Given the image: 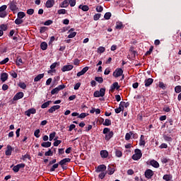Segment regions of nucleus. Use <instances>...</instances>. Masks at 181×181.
Returning a JSON list of instances; mask_svg holds the SVG:
<instances>
[{"label":"nucleus","instance_id":"obj_1","mask_svg":"<svg viewBox=\"0 0 181 181\" xmlns=\"http://www.w3.org/2000/svg\"><path fill=\"white\" fill-rule=\"evenodd\" d=\"M103 134L105 135V141H110V139H111V138L114 136V132L111 131V129L108 127H105L103 129Z\"/></svg>","mask_w":181,"mask_h":181},{"label":"nucleus","instance_id":"obj_2","mask_svg":"<svg viewBox=\"0 0 181 181\" xmlns=\"http://www.w3.org/2000/svg\"><path fill=\"white\" fill-rule=\"evenodd\" d=\"M9 9L11 10V11L13 13H16V12H18V11H19V8H18V2H16V0H13L11 1H10Z\"/></svg>","mask_w":181,"mask_h":181},{"label":"nucleus","instance_id":"obj_3","mask_svg":"<svg viewBox=\"0 0 181 181\" xmlns=\"http://www.w3.org/2000/svg\"><path fill=\"white\" fill-rule=\"evenodd\" d=\"M141 158H142V151L139 148H136L134 150V154L132 156V159L133 160H139Z\"/></svg>","mask_w":181,"mask_h":181},{"label":"nucleus","instance_id":"obj_4","mask_svg":"<svg viewBox=\"0 0 181 181\" xmlns=\"http://www.w3.org/2000/svg\"><path fill=\"white\" fill-rule=\"evenodd\" d=\"M104 95H105V88H102L100 90H95L93 93V96L97 98L104 97Z\"/></svg>","mask_w":181,"mask_h":181},{"label":"nucleus","instance_id":"obj_5","mask_svg":"<svg viewBox=\"0 0 181 181\" xmlns=\"http://www.w3.org/2000/svg\"><path fill=\"white\" fill-rule=\"evenodd\" d=\"M8 6L3 5L0 7V18H6L8 16V12H6V8Z\"/></svg>","mask_w":181,"mask_h":181},{"label":"nucleus","instance_id":"obj_6","mask_svg":"<svg viewBox=\"0 0 181 181\" xmlns=\"http://www.w3.org/2000/svg\"><path fill=\"white\" fill-rule=\"evenodd\" d=\"M124 74V70L121 68H117L115 71L113 72V77H115L116 78L118 77H121Z\"/></svg>","mask_w":181,"mask_h":181},{"label":"nucleus","instance_id":"obj_7","mask_svg":"<svg viewBox=\"0 0 181 181\" xmlns=\"http://www.w3.org/2000/svg\"><path fill=\"white\" fill-rule=\"evenodd\" d=\"M107 170V166L104 164L100 165L98 167H95V172L97 173H100L102 172H105Z\"/></svg>","mask_w":181,"mask_h":181},{"label":"nucleus","instance_id":"obj_8","mask_svg":"<svg viewBox=\"0 0 181 181\" xmlns=\"http://www.w3.org/2000/svg\"><path fill=\"white\" fill-rule=\"evenodd\" d=\"M153 171L151 169L146 170L144 173V176L146 179H151V177H153Z\"/></svg>","mask_w":181,"mask_h":181},{"label":"nucleus","instance_id":"obj_9","mask_svg":"<svg viewBox=\"0 0 181 181\" xmlns=\"http://www.w3.org/2000/svg\"><path fill=\"white\" fill-rule=\"evenodd\" d=\"M25 93L23 92H18L17 93L13 98V101H18V100H21L23 98Z\"/></svg>","mask_w":181,"mask_h":181},{"label":"nucleus","instance_id":"obj_10","mask_svg":"<svg viewBox=\"0 0 181 181\" xmlns=\"http://www.w3.org/2000/svg\"><path fill=\"white\" fill-rule=\"evenodd\" d=\"M119 86L118 85V82H115L112 83V85L110 86V91H111V93H114V91H115V90H119Z\"/></svg>","mask_w":181,"mask_h":181},{"label":"nucleus","instance_id":"obj_11","mask_svg":"<svg viewBox=\"0 0 181 181\" xmlns=\"http://www.w3.org/2000/svg\"><path fill=\"white\" fill-rule=\"evenodd\" d=\"M71 162V159L69 158H64L61 160L58 163L60 165V166H63L64 165H67V163Z\"/></svg>","mask_w":181,"mask_h":181},{"label":"nucleus","instance_id":"obj_12","mask_svg":"<svg viewBox=\"0 0 181 181\" xmlns=\"http://www.w3.org/2000/svg\"><path fill=\"white\" fill-rule=\"evenodd\" d=\"M74 67V66L71 64L65 65L62 68V71H63L64 73L65 71H70V70H73Z\"/></svg>","mask_w":181,"mask_h":181},{"label":"nucleus","instance_id":"obj_13","mask_svg":"<svg viewBox=\"0 0 181 181\" xmlns=\"http://www.w3.org/2000/svg\"><path fill=\"white\" fill-rule=\"evenodd\" d=\"M13 151V148H12V146L11 145H7L6 150V156H11L12 155V151Z\"/></svg>","mask_w":181,"mask_h":181},{"label":"nucleus","instance_id":"obj_14","mask_svg":"<svg viewBox=\"0 0 181 181\" xmlns=\"http://www.w3.org/2000/svg\"><path fill=\"white\" fill-rule=\"evenodd\" d=\"M153 83V78H148L144 81L145 87H150L151 85Z\"/></svg>","mask_w":181,"mask_h":181},{"label":"nucleus","instance_id":"obj_15","mask_svg":"<svg viewBox=\"0 0 181 181\" xmlns=\"http://www.w3.org/2000/svg\"><path fill=\"white\" fill-rule=\"evenodd\" d=\"M60 108V105H54L52 107H51L49 110H48V112L49 114H53V112H54V111H56V110H59Z\"/></svg>","mask_w":181,"mask_h":181},{"label":"nucleus","instance_id":"obj_16","mask_svg":"<svg viewBox=\"0 0 181 181\" xmlns=\"http://www.w3.org/2000/svg\"><path fill=\"white\" fill-rule=\"evenodd\" d=\"M54 6V0H47L45 3L46 8H53Z\"/></svg>","mask_w":181,"mask_h":181},{"label":"nucleus","instance_id":"obj_17","mask_svg":"<svg viewBox=\"0 0 181 181\" xmlns=\"http://www.w3.org/2000/svg\"><path fill=\"white\" fill-rule=\"evenodd\" d=\"M8 73H2L1 74V76H0V80L3 82V83H5V81H6V80H8Z\"/></svg>","mask_w":181,"mask_h":181},{"label":"nucleus","instance_id":"obj_18","mask_svg":"<svg viewBox=\"0 0 181 181\" xmlns=\"http://www.w3.org/2000/svg\"><path fill=\"white\" fill-rule=\"evenodd\" d=\"M150 165L153 166V168H155L156 169H158V168H159L160 166L159 163H158V161L155 160H151L150 161Z\"/></svg>","mask_w":181,"mask_h":181},{"label":"nucleus","instance_id":"obj_19","mask_svg":"<svg viewBox=\"0 0 181 181\" xmlns=\"http://www.w3.org/2000/svg\"><path fill=\"white\" fill-rule=\"evenodd\" d=\"M124 28H125V25L122 24V22L117 21L116 23V26H115L116 29L121 30V29H124Z\"/></svg>","mask_w":181,"mask_h":181},{"label":"nucleus","instance_id":"obj_20","mask_svg":"<svg viewBox=\"0 0 181 181\" xmlns=\"http://www.w3.org/2000/svg\"><path fill=\"white\" fill-rule=\"evenodd\" d=\"M43 77H45V74H40L37 76L35 77L34 81L35 83H37V81H40V80H42V78H43Z\"/></svg>","mask_w":181,"mask_h":181},{"label":"nucleus","instance_id":"obj_21","mask_svg":"<svg viewBox=\"0 0 181 181\" xmlns=\"http://www.w3.org/2000/svg\"><path fill=\"white\" fill-rule=\"evenodd\" d=\"M146 144V143L145 142V136H144V134H141L139 140V145L140 146H145Z\"/></svg>","mask_w":181,"mask_h":181},{"label":"nucleus","instance_id":"obj_22","mask_svg":"<svg viewBox=\"0 0 181 181\" xmlns=\"http://www.w3.org/2000/svg\"><path fill=\"white\" fill-rule=\"evenodd\" d=\"M100 156L104 159H105L106 158H108V151L107 150L100 151Z\"/></svg>","mask_w":181,"mask_h":181},{"label":"nucleus","instance_id":"obj_23","mask_svg":"<svg viewBox=\"0 0 181 181\" xmlns=\"http://www.w3.org/2000/svg\"><path fill=\"white\" fill-rule=\"evenodd\" d=\"M69 5V0H64L61 3V4H59V8H67Z\"/></svg>","mask_w":181,"mask_h":181},{"label":"nucleus","instance_id":"obj_24","mask_svg":"<svg viewBox=\"0 0 181 181\" xmlns=\"http://www.w3.org/2000/svg\"><path fill=\"white\" fill-rule=\"evenodd\" d=\"M79 9H81L82 11H83V12H87L89 11L90 8L88 7V6L87 5H79L78 6Z\"/></svg>","mask_w":181,"mask_h":181},{"label":"nucleus","instance_id":"obj_25","mask_svg":"<svg viewBox=\"0 0 181 181\" xmlns=\"http://www.w3.org/2000/svg\"><path fill=\"white\" fill-rule=\"evenodd\" d=\"M41 146H42V148H50L52 146V142L50 141L42 142L41 144Z\"/></svg>","mask_w":181,"mask_h":181},{"label":"nucleus","instance_id":"obj_26","mask_svg":"<svg viewBox=\"0 0 181 181\" xmlns=\"http://www.w3.org/2000/svg\"><path fill=\"white\" fill-rule=\"evenodd\" d=\"M115 172V169L114 168H112L111 166L108 165L107 167V174L108 175H114Z\"/></svg>","mask_w":181,"mask_h":181},{"label":"nucleus","instance_id":"obj_27","mask_svg":"<svg viewBox=\"0 0 181 181\" xmlns=\"http://www.w3.org/2000/svg\"><path fill=\"white\" fill-rule=\"evenodd\" d=\"M172 177H173L172 175L166 174V175H163V180H165V181H170V180H172Z\"/></svg>","mask_w":181,"mask_h":181},{"label":"nucleus","instance_id":"obj_28","mask_svg":"<svg viewBox=\"0 0 181 181\" xmlns=\"http://www.w3.org/2000/svg\"><path fill=\"white\" fill-rule=\"evenodd\" d=\"M23 61L21 59V57H16V66H21V64H23Z\"/></svg>","mask_w":181,"mask_h":181},{"label":"nucleus","instance_id":"obj_29","mask_svg":"<svg viewBox=\"0 0 181 181\" xmlns=\"http://www.w3.org/2000/svg\"><path fill=\"white\" fill-rule=\"evenodd\" d=\"M25 16H26V13H25V12L23 11H20L17 14V17L18 18V19H23Z\"/></svg>","mask_w":181,"mask_h":181},{"label":"nucleus","instance_id":"obj_30","mask_svg":"<svg viewBox=\"0 0 181 181\" xmlns=\"http://www.w3.org/2000/svg\"><path fill=\"white\" fill-rule=\"evenodd\" d=\"M50 103H52V100H48V101L44 103L41 105V108H42V109L47 108V107H49V105H50Z\"/></svg>","mask_w":181,"mask_h":181},{"label":"nucleus","instance_id":"obj_31","mask_svg":"<svg viewBox=\"0 0 181 181\" xmlns=\"http://www.w3.org/2000/svg\"><path fill=\"white\" fill-rule=\"evenodd\" d=\"M40 47L42 50H47V42H41Z\"/></svg>","mask_w":181,"mask_h":181},{"label":"nucleus","instance_id":"obj_32","mask_svg":"<svg viewBox=\"0 0 181 181\" xmlns=\"http://www.w3.org/2000/svg\"><path fill=\"white\" fill-rule=\"evenodd\" d=\"M115 156H117V158H121L122 156V151L115 148Z\"/></svg>","mask_w":181,"mask_h":181},{"label":"nucleus","instance_id":"obj_33","mask_svg":"<svg viewBox=\"0 0 181 181\" xmlns=\"http://www.w3.org/2000/svg\"><path fill=\"white\" fill-rule=\"evenodd\" d=\"M105 127H110L111 125V119H105V122L103 123Z\"/></svg>","mask_w":181,"mask_h":181},{"label":"nucleus","instance_id":"obj_34","mask_svg":"<svg viewBox=\"0 0 181 181\" xmlns=\"http://www.w3.org/2000/svg\"><path fill=\"white\" fill-rule=\"evenodd\" d=\"M59 163L54 164V165L51 167V168H50V170H49V172H54V170H56V169H57V168H59Z\"/></svg>","mask_w":181,"mask_h":181},{"label":"nucleus","instance_id":"obj_35","mask_svg":"<svg viewBox=\"0 0 181 181\" xmlns=\"http://www.w3.org/2000/svg\"><path fill=\"white\" fill-rule=\"evenodd\" d=\"M163 139L166 141V142H172L173 141V139L172 137L168 136V135H164L163 136Z\"/></svg>","mask_w":181,"mask_h":181},{"label":"nucleus","instance_id":"obj_36","mask_svg":"<svg viewBox=\"0 0 181 181\" xmlns=\"http://www.w3.org/2000/svg\"><path fill=\"white\" fill-rule=\"evenodd\" d=\"M95 80L100 84H103V83H104V79L103 78V77L96 76L95 77Z\"/></svg>","mask_w":181,"mask_h":181},{"label":"nucleus","instance_id":"obj_37","mask_svg":"<svg viewBox=\"0 0 181 181\" xmlns=\"http://www.w3.org/2000/svg\"><path fill=\"white\" fill-rule=\"evenodd\" d=\"M133 135V132H130L129 133H127L125 135L126 141H129L131 139V136Z\"/></svg>","mask_w":181,"mask_h":181},{"label":"nucleus","instance_id":"obj_38","mask_svg":"<svg viewBox=\"0 0 181 181\" xmlns=\"http://www.w3.org/2000/svg\"><path fill=\"white\" fill-rule=\"evenodd\" d=\"M14 23H16V25H22V23H23V20L18 18L15 20Z\"/></svg>","mask_w":181,"mask_h":181},{"label":"nucleus","instance_id":"obj_39","mask_svg":"<svg viewBox=\"0 0 181 181\" xmlns=\"http://www.w3.org/2000/svg\"><path fill=\"white\" fill-rule=\"evenodd\" d=\"M18 87H20V88H23V90H26V83L24 82H20L18 83Z\"/></svg>","mask_w":181,"mask_h":181},{"label":"nucleus","instance_id":"obj_40","mask_svg":"<svg viewBox=\"0 0 181 181\" xmlns=\"http://www.w3.org/2000/svg\"><path fill=\"white\" fill-rule=\"evenodd\" d=\"M10 76H11V77H13V78H17L18 77V74H16V72H15V71H11L9 72Z\"/></svg>","mask_w":181,"mask_h":181},{"label":"nucleus","instance_id":"obj_41","mask_svg":"<svg viewBox=\"0 0 181 181\" xmlns=\"http://www.w3.org/2000/svg\"><path fill=\"white\" fill-rule=\"evenodd\" d=\"M106 175H107V172L103 171L99 174L98 177H99V179H104V177H105Z\"/></svg>","mask_w":181,"mask_h":181},{"label":"nucleus","instance_id":"obj_42","mask_svg":"<svg viewBox=\"0 0 181 181\" xmlns=\"http://www.w3.org/2000/svg\"><path fill=\"white\" fill-rule=\"evenodd\" d=\"M66 11L64 8L59 9L57 11L58 15H66Z\"/></svg>","mask_w":181,"mask_h":181},{"label":"nucleus","instance_id":"obj_43","mask_svg":"<svg viewBox=\"0 0 181 181\" xmlns=\"http://www.w3.org/2000/svg\"><path fill=\"white\" fill-rule=\"evenodd\" d=\"M40 129H36L34 132V136L36 138H40Z\"/></svg>","mask_w":181,"mask_h":181},{"label":"nucleus","instance_id":"obj_44","mask_svg":"<svg viewBox=\"0 0 181 181\" xmlns=\"http://www.w3.org/2000/svg\"><path fill=\"white\" fill-rule=\"evenodd\" d=\"M45 156H53V151L49 148V151L45 152Z\"/></svg>","mask_w":181,"mask_h":181},{"label":"nucleus","instance_id":"obj_45","mask_svg":"<svg viewBox=\"0 0 181 181\" xmlns=\"http://www.w3.org/2000/svg\"><path fill=\"white\" fill-rule=\"evenodd\" d=\"M175 92L177 94H179V93H181V86H175Z\"/></svg>","mask_w":181,"mask_h":181},{"label":"nucleus","instance_id":"obj_46","mask_svg":"<svg viewBox=\"0 0 181 181\" xmlns=\"http://www.w3.org/2000/svg\"><path fill=\"white\" fill-rule=\"evenodd\" d=\"M153 52V46H151L148 51H147L145 54V56H150L151 53Z\"/></svg>","mask_w":181,"mask_h":181},{"label":"nucleus","instance_id":"obj_47","mask_svg":"<svg viewBox=\"0 0 181 181\" xmlns=\"http://www.w3.org/2000/svg\"><path fill=\"white\" fill-rule=\"evenodd\" d=\"M76 35H77L76 32L70 33V34L68 35V37L69 39H73V37H75Z\"/></svg>","mask_w":181,"mask_h":181},{"label":"nucleus","instance_id":"obj_48","mask_svg":"<svg viewBox=\"0 0 181 181\" xmlns=\"http://www.w3.org/2000/svg\"><path fill=\"white\" fill-rule=\"evenodd\" d=\"M0 29L1 30H8V25H5V24H1L0 25Z\"/></svg>","mask_w":181,"mask_h":181},{"label":"nucleus","instance_id":"obj_49","mask_svg":"<svg viewBox=\"0 0 181 181\" xmlns=\"http://www.w3.org/2000/svg\"><path fill=\"white\" fill-rule=\"evenodd\" d=\"M104 18L105 19H106V21H108L111 18V13L110 12L105 13Z\"/></svg>","mask_w":181,"mask_h":181},{"label":"nucleus","instance_id":"obj_50","mask_svg":"<svg viewBox=\"0 0 181 181\" xmlns=\"http://www.w3.org/2000/svg\"><path fill=\"white\" fill-rule=\"evenodd\" d=\"M86 117H88V113L83 112L78 116V118H81V119L86 118Z\"/></svg>","mask_w":181,"mask_h":181},{"label":"nucleus","instance_id":"obj_51","mask_svg":"<svg viewBox=\"0 0 181 181\" xmlns=\"http://www.w3.org/2000/svg\"><path fill=\"white\" fill-rule=\"evenodd\" d=\"M100 18H101V13H96L93 16V21H98V19H100Z\"/></svg>","mask_w":181,"mask_h":181},{"label":"nucleus","instance_id":"obj_52","mask_svg":"<svg viewBox=\"0 0 181 181\" xmlns=\"http://www.w3.org/2000/svg\"><path fill=\"white\" fill-rule=\"evenodd\" d=\"M59 91H60V90L57 88H55L52 90L51 94H52V95H54V94H57V93H59Z\"/></svg>","mask_w":181,"mask_h":181},{"label":"nucleus","instance_id":"obj_53","mask_svg":"<svg viewBox=\"0 0 181 181\" xmlns=\"http://www.w3.org/2000/svg\"><path fill=\"white\" fill-rule=\"evenodd\" d=\"M52 23H53V21H52V20H47V21H45V22L44 23V25H45V26H50V25H52Z\"/></svg>","mask_w":181,"mask_h":181},{"label":"nucleus","instance_id":"obj_54","mask_svg":"<svg viewBox=\"0 0 181 181\" xmlns=\"http://www.w3.org/2000/svg\"><path fill=\"white\" fill-rule=\"evenodd\" d=\"M48 28L47 27H41L40 28V33H45L46 30H47Z\"/></svg>","mask_w":181,"mask_h":181},{"label":"nucleus","instance_id":"obj_55","mask_svg":"<svg viewBox=\"0 0 181 181\" xmlns=\"http://www.w3.org/2000/svg\"><path fill=\"white\" fill-rule=\"evenodd\" d=\"M69 4L70 6H76V0H69Z\"/></svg>","mask_w":181,"mask_h":181},{"label":"nucleus","instance_id":"obj_56","mask_svg":"<svg viewBox=\"0 0 181 181\" xmlns=\"http://www.w3.org/2000/svg\"><path fill=\"white\" fill-rule=\"evenodd\" d=\"M8 62H9V58L6 57L5 58L4 60H2L1 62H0V64H6V63H8Z\"/></svg>","mask_w":181,"mask_h":181},{"label":"nucleus","instance_id":"obj_57","mask_svg":"<svg viewBox=\"0 0 181 181\" xmlns=\"http://www.w3.org/2000/svg\"><path fill=\"white\" fill-rule=\"evenodd\" d=\"M28 15H33L35 13V10L33 8H29L27 10Z\"/></svg>","mask_w":181,"mask_h":181},{"label":"nucleus","instance_id":"obj_58","mask_svg":"<svg viewBox=\"0 0 181 181\" xmlns=\"http://www.w3.org/2000/svg\"><path fill=\"white\" fill-rule=\"evenodd\" d=\"M98 53H104V52H105V47H100L98 49Z\"/></svg>","mask_w":181,"mask_h":181},{"label":"nucleus","instance_id":"obj_59","mask_svg":"<svg viewBox=\"0 0 181 181\" xmlns=\"http://www.w3.org/2000/svg\"><path fill=\"white\" fill-rule=\"evenodd\" d=\"M103 11H104V8L103 7V6H98L96 7V11L102 12Z\"/></svg>","mask_w":181,"mask_h":181},{"label":"nucleus","instance_id":"obj_60","mask_svg":"<svg viewBox=\"0 0 181 181\" xmlns=\"http://www.w3.org/2000/svg\"><path fill=\"white\" fill-rule=\"evenodd\" d=\"M58 155L59 156H60V155H64V148H59Z\"/></svg>","mask_w":181,"mask_h":181},{"label":"nucleus","instance_id":"obj_61","mask_svg":"<svg viewBox=\"0 0 181 181\" xmlns=\"http://www.w3.org/2000/svg\"><path fill=\"white\" fill-rule=\"evenodd\" d=\"M19 167L18 165H15L13 168V172H15V173H18V172H19Z\"/></svg>","mask_w":181,"mask_h":181},{"label":"nucleus","instance_id":"obj_62","mask_svg":"<svg viewBox=\"0 0 181 181\" xmlns=\"http://www.w3.org/2000/svg\"><path fill=\"white\" fill-rule=\"evenodd\" d=\"M61 144H62V140H56L53 143V145H54V146H57L58 145H60Z\"/></svg>","mask_w":181,"mask_h":181},{"label":"nucleus","instance_id":"obj_63","mask_svg":"<svg viewBox=\"0 0 181 181\" xmlns=\"http://www.w3.org/2000/svg\"><path fill=\"white\" fill-rule=\"evenodd\" d=\"M57 88L60 91L61 90H64V88H66V85H59L57 87Z\"/></svg>","mask_w":181,"mask_h":181},{"label":"nucleus","instance_id":"obj_64","mask_svg":"<svg viewBox=\"0 0 181 181\" xmlns=\"http://www.w3.org/2000/svg\"><path fill=\"white\" fill-rule=\"evenodd\" d=\"M81 86V83H77L76 84L74 85V89L78 90Z\"/></svg>","mask_w":181,"mask_h":181}]
</instances>
